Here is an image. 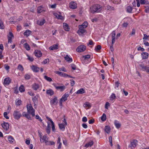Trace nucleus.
I'll use <instances>...</instances> for the list:
<instances>
[{
    "instance_id": "nucleus-10",
    "label": "nucleus",
    "mask_w": 149,
    "mask_h": 149,
    "mask_svg": "<svg viewBox=\"0 0 149 149\" xmlns=\"http://www.w3.org/2000/svg\"><path fill=\"white\" fill-rule=\"evenodd\" d=\"M69 7L70 8L75 9L77 8V4L74 1H71L70 3Z\"/></svg>"
},
{
    "instance_id": "nucleus-52",
    "label": "nucleus",
    "mask_w": 149,
    "mask_h": 149,
    "mask_svg": "<svg viewBox=\"0 0 149 149\" xmlns=\"http://www.w3.org/2000/svg\"><path fill=\"white\" fill-rule=\"evenodd\" d=\"M13 38V33H12V32H10L9 33V35L8 36V38Z\"/></svg>"
},
{
    "instance_id": "nucleus-23",
    "label": "nucleus",
    "mask_w": 149,
    "mask_h": 149,
    "mask_svg": "<svg viewBox=\"0 0 149 149\" xmlns=\"http://www.w3.org/2000/svg\"><path fill=\"white\" fill-rule=\"evenodd\" d=\"M114 124L116 126V127L117 129H119V128L121 126L120 124V123H119L117 120H115L114 122Z\"/></svg>"
},
{
    "instance_id": "nucleus-35",
    "label": "nucleus",
    "mask_w": 149,
    "mask_h": 149,
    "mask_svg": "<svg viewBox=\"0 0 149 149\" xmlns=\"http://www.w3.org/2000/svg\"><path fill=\"white\" fill-rule=\"evenodd\" d=\"M84 107L90 108L91 107V105L89 103L86 102L84 104Z\"/></svg>"
},
{
    "instance_id": "nucleus-39",
    "label": "nucleus",
    "mask_w": 149,
    "mask_h": 149,
    "mask_svg": "<svg viewBox=\"0 0 149 149\" xmlns=\"http://www.w3.org/2000/svg\"><path fill=\"white\" fill-rule=\"evenodd\" d=\"M4 27H5L3 25V22L1 19H0V29H3L4 28Z\"/></svg>"
},
{
    "instance_id": "nucleus-26",
    "label": "nucleus",
    "mask_w": 149,
    "mask_h": 149,
    "mask_svg": "<svg viewBox=\"0 0 149 149\" xmlns=\"http://www.w3.org/2000/svg\"><path fill=\"white\" fill-rule=\"evenodd\" d=\"M42 139V140H43V141H42L41 139L40 140V141L41 142H45V143H47L48 142L47 141V136L46 135H44L43 136V137L42 138H41Z\"/></svg>"
},
{
    "instance_id": "nucleus-12",
    "label": "nucleus",
    "mask_w": 149,
    "mask_h": 149,
    "mask_svg": "<svg viewBox=\"0 0 149 149\" xmlns=\"http://www.w3.org/2000/svg\"><path fill=\"white\" fill-rule=\"evenodd\" d=\"M90 57V56L89 55L83 56L81 58V61H82L83 63H84L85 61L87 60H88V59Z\"/></svg>"
},
{
    "instance_id": "nucleus-56",
    "label": "nucleus",
    "mask_w": 149,
    "mask_h": 149,
    "mask_svg": "<svg viewBox=\"0 0 149 149\" xmlns=\"http://www.w3.org/2000/svg\"><path fill=\"white\" fill-rule=\"evenodd\" d=\"M110 106V104L108 102H106L105 104V108L106 109H108L109 107Z\"/></svg>"
},
{
    "instance_id": "nucleus-57",
    "label": "nucleus",
    "mask_w": 149,
    "mask_h": 149,
    "mask_svg": "<svg viewBox=\"0 0 149 149\" xmlns=\"http://www.w3.org/2000/svg\"><path fill=\"white\" fill-rule=\"evenodd\" d=\"M7 113L6 112H4L3 113V116H4L6 118V119H8L9 118L8 116H7Z\"/></svg>"
},
{
    "instance_id": "nucleus-5",
    "label": "nucleus",
    "mask_w": 149,
    "mask_h": 149,
    "mask_svg": "<svg viewBox=\"0 0 149 149\" xmlns=\"http://www.w3.org/2000/svg\"><path fill=\"white\" fill-rule=\"evenodd\" d=\"M58 103L57 97L55 96L53 99H51L50 101V103L52 107L54 105L57 104Z\"/></svg>"
},
{
    "instance_id": "nucleus-46",
    "label": "nucleus",
    "mask_w": 149,
    "mask_h": 149,
    "mask_svg": "<svg viewBox=\"0 0 149 149\" xmlns=\"http://www.w3.org/2000/svg\"><path fill=\"white\" fill-rule=\"evenodd\" d=\"M143 39L144 40H149V35L147 36L146 34H144L143 35Z\"/></svg>"
},
{
    "instance_id": "nucleus-49",
    "label": "nucleus",
    "mask_w": 149,
    "mask_h": 149,
    "mask_svg": "<svg viewBox=\"0 0 149 149\" xmlns=\"http://www.w3.org/2000/svg\"><path fill=\"white\" fill-rule=\"evenodd\" d=\"M51 123L52 124V131L54 132H55V129L54 123L53 122H52Z\"/></svg>"
},
{
    "instance_id": "nucleus-53",
    "label": "nucleus",
    "mask_w": 149,
    "mask_h": 149,
    "mask_svg": "<svg viewBox=\"0 0 149 149\" xmlns=\"http://www.w3.org/2000/svg\"><path fill=\"white\" fill-rule=\"evenodd\" d=\"M88 25V23L87 22H84L82 25H80L84 27V28H86L87 27Z\"/></svg>"
},
{
    "instance_id": "nucleus-28",
    "label": "nucleus",
    "mask_w": 149,
    "mask_h": 149,
    "mask_svg": "<svg viewBox=\"0 0 149 149\" xmlns=\"http://www.w3.org/2000/svg\"><path fill=\"white\" fill-rule=\"evenodd\" d=\"M69 95L68 93H65L64 95L61 98L63 101H65L67 99V97Z\"/></svg>"
},
{
    "instance_id": "nucleus-34",
    "label": "nucleus",
    "mask_w": 149,
    "mask_h": 149,
    "mask_svg": "<svg viewBox=\"0 0 149 149\" xmlns=\"http://www.w3.org/2000/svg\"><path fill=\"white\" fill-rule=\"evenodd\" d=\"M24 47L27 50L29 51L30 50V48L29 45L27 43H25L24 45Z\"/></svg>"
},
{
    "instance_id": "nucleus-61",
    "label": "nucleus",
    "mask_w": 149,
    "mask_h": 149,
    "mask_svg": "<svg viewBox=\"0 0 149 149\" xmlns=\"http://www.w3.org/2000/svg\"><path fill=\"white\" fill-rule=\"evenodd\" d=\"M70 81L71 86H73L75 83V81L73 79H71Z\"/></svg>"
},
{
    "instance_id": "nucleus-58",
    "label": "nucleus",
    "mask_w": 149,
    "mask_h": 149,
    "mask_svg": "<svg viewBox=\"0 0 149 149\" xmlns=\"http://www.w3.org/2000/svg\"><path fill=\"white\" fill-rule=\"evenodd\" d=\"M4 68L7 70H8L10 68V67L7 64L4 65Z\"/></svg>"
},
{
    "instance_id": "nucleus-32",
    "label": "nucleus",
    "mask_w": 149,
    "mask_h": 149,
    "mask_svg": "<svg viewBox=\"0 0 149 149\" xmlns=\"http://www.w3.org/2000/svg\"><path fill=\"white\" fill-rule=\"evenodd\" d=\"M39 88L38 85L37 84L35 83L32 85V88L34 90H36Z\"/></svg>"
},
{
    "instance_id": "nucleus-20",
    "label": "nucleus",
    "mask_w": 149,
    "mask_h": 149,
    "mask_svg": "<svg viewBox=\"0 0 149 149\" xmlns=\"http://www.w3.org/2000/svg\"><path fill=\"white\" fill-rule=\"evenodd\" d=\"M58 45H54L52 46L49 47V49L50 50H53L55 49H58Z\"/></svg>"
},
{
    "instance_id": "nucleus-64",
    "label": "nucleus",
    "mask_w": 149,
    "mask_h": 149,
    "mask_svg": "<svg viewBox=\"0 0 149 149\" xmlns=\"http://www.w3.org/2000/svg\"><path fill=\"white\" fill-rule=\"evenodd\" d=\"M71 67L72 69L73 70H75L76 69V66L74 64H72L71 65Z\"/></svg>"
},
{
    "instance_id": "nucleus-45",
    "label": "nucleus",
    "mask_w": 149,
    "mask_h": 149,
    "mask_svg": "<svg viewBox=\"0 0 149 149\" xmlns=\"http://www.w3.org/2000/svg\"><path fill=\"white\" fill-rule=\"evenodd\" d=\"M44 77L45 79L48 81L50 82L52 81V79L50 77H48L46 76H45Z\"/></svg>"
},
{
    "instance_id": "nucleus-51",
    "label": "nucleus",
    "mask_w": 149,
    "mask_h": 149,
    "mask_svg": "<svg viewBox=\"0 0 149 149\" xmlns=\"http://www.w3.org/2000/svg\"><path fill=\"white\" fill-rule=\"evenodd\" d=\"M101 49V46L100 45H98L95 48V50L96 51L99 50Z\"/></svg>"
},
{
    "instance_id": "nucleus-40",
    "label": "nucleus",
    "mask_w": 149,
    "mask_h": 149,
    "mask_svg": "<svg viewBox=\"0 0 149 149\" xmlns=\"http://www.w3.org/2000/svg\"><path fill=\"white\" fill-rule=\"evenodd\" d=\"M17 69L21 71H23L24 70V68L22 65L20 64L18 65Z\"/></svg>"
},
{
    "instance_id": "nucleus-47",
    "label": "nucleus",
    "mask_w": 149,
    "mask_h": 149,
    "mask_svg": "<svg viewBox=\"0 0 149 149\" xmlns=\"http://www.w3.org/2000/svg\"><path fill=\"white\" fill-rule=\"evenodd\" d=\"M116 97L115 94L114 93H112L110 99L111 100L113 101L114 100Z\"/></svg>"
},
{
    "instance_id": "nucleus-6",
    "label": "nucleus",
    "mask_w": 149,
    "mask_h": 149,
    "mask_svg": "<svg viewBox=\"0 0 149 149\" xmlns=\"http://www.w3.org/2000/svg\"><path fill=\"white\" fill-rule=\"evenodd\" d=\"M86 49V47L84 45H81L79 46L77 49V51L79 52H82L84 51Z\"/></svg>"
},
{
    "instance_id": "nucleus-37",
    "label": "nucleus",
    "mask_w": 149,
    "mask_h": 149,
    "mask_svg": "<svg viewBox=\"0 0 149 149\" xmlns=\"http://www.w3.org/2000/svg\"><path fill=\"white\" fill-rule=\"evenodd\" d=\"M8 139L10 143H12L14 141L13 138L10 136L8 137Z\"/></svg>"
},
{
    "instance_id": "nucleus-50",
    "label": "nucleus",
    "mask_w": 149,
    "mask_h": 149,
    "mask_svg": "<svg viewBox=\"0 0 149 149\" xmlns=\"http://www.w3.org/2000/svg\"><path fill=\"white\" fill-rule=\"evenodd\" d=\"M55 144V143L53 141H49L46 144L48 145H54Z\"/></svg>"
},
{
    "instance_id": "nucleus-48",
    "label": "nucleus",
    "mask_w": 149,
    "mask_h": 149,
    "mask_svg": "<svg viewBox=\"0 0 149 149\" xmlns=\"http://www.w3.org/2000/svg\"><path fill=\"white\" fill-rule=\"evenodd\" d=\"M30 77V75L28 74H26L24 75V78L26 79H29Z\"/></svg>"
},
{
    "instance_id": "nucleus-38",
    "label": "nucleus",
    "mask_w": 149,
    "mask_h": 149,
    "mask_svg": "<svg viewBox=\"0 0 149 149\" xmlns=\"http://www.w3.org/2000/svg\"><path fill=\"white\" fill-rule=\"evenodd\" d=\"M19 90L22 93L24 92L25 89L24 86L23 85H21L19 88Z\"/></svg>"
},
{
    "instance_id": "nucleus-7",
    "label": "nucleus",
    "mask_w": 149,
    "mask_h": 149,
    "mask_svg": "<svg viewBox=\"0 0 149 149\" xmlns=\"http://www.w3.org/2000/svg\"><path fill=\"white\" fill-rule=\"evenodd\" d=\"M53 85L57 90H60L61 91H63L65 88V86H57L56 84H54Z\"/></svg>"
},
{
    "instance_id": "nucleus-36",
    "label": "nucleus",
    "mask_w": 149,
    "mask_h": 149,
    "mask_svg": "<svg viewBox=\"0 0 149 149\" xmlns=\"http://www.w3.org/2000/svg\"><path fill=\"white\" fill-rule=\"evenodd\" d=\"M133 8L130 6H128L127 8V12L129 13H131Z\"/></svg>"
},
{
    "instance_id": "nucleus-17",
    "label": "nucleus",
    "mask_w": 149,
    "mask_h": 149,
    "mask_svg": "<svg viewBox=\"0 0 149 149\" xmlns=\"http://www.w3.org/2000/svg\"><path fill=\"white\" fill-rule=\"evenodd\" d=\"M3 128L7 130L9 128V124L8 123H4L1 124Z\"/></svg>"
},
{
    "instance_id": "nucleus-29",
    "label": "nucleus",
    "mask_w": 149,
    "mask_h": 149,
    "mask_svg": "<svg viewBox=\"0 0 149 149\" xmlns=\"http://www.w3.org/2000/svg\"><path fill=\"white\" fill-rule=\"evenodd\" d=\"M46 93L47 94L51 96L53 95L54 94V91L52 89L47 90V91Z\"/></svg>"
},
{
    "instance_id": "nucleus-62",
    "label": "nucleus",
    "mask_w": 149,
    "mask_h": 149,
    "mask_svg": "<svg viewBox=\"0 0 149 149\" xmlns=\"http://www.w3.org/2000/svg\"><path fill=\"white\" fill-rule=\"evenodd\" d=\"M109 142L110 143L111 146H112V137L111 136H110L109 137Z\"/></svg>"
},
{
    "instance_id": "nucleus-3",
    "label": "nucleus",
    "mask_w": 149,
    "mask_h": 149,
    "mask_svg": "<svg viewBox=\"0 0 149 149\" xmlns=\"http://www.w3.org/2000/svg\"><path fill=\"white\" fill-rule=\"evenodd\" d=\"M13 115L14 118L17 120L19 119L22 116L20 111L17 110L14 111Z\"/></svg>"
},
{
    "instance_id": "nucleus-27",
    "label": "nucleus",
    "mask_w": 149,
    "mask_h": 149,
    "mask_svg": "<svg viewBox=\"0 0 149 149\" xmlns=\"http://www.w3.org/2000/svg\"><path fill=\"white\" fill-rule=\"evenodd\" d=\"M104 130L106 132L109 134L110 132V128L109 126H106L105 127Z\"/></svg>"
},
{
    "instance_id": "nucleus-19",
    "label": "nucleus",
    "mask_w": 149,
    "mask_h": 149,
    "mask_svg": "<svg viewBox=\"0 0 149 149\" xmlns=\"http://www.w3.org/2000/svg\"><path fill=\"white\" fill-rule=\"evenodd\" d=\"M94 142L93 141H91L87 143L85 146L86 148L91 147L93 145Z\"/></svg>"
},
{
    "instance_id": "nucleus-2",
    "label": "nucleus",
    "mask_w": 149,
    "mask_h": 149,
    "mask_svg": "<svg viewBox=\"0 0 149 149\" xmlns=\"http://www.w3.org/2000/svg\"><path fill=\"white\" fill-rule=\"evenodd\" d=\"M27 113L31 115L33 117L35 116V110L33 109L31 104H30L27 105Z\"/></svg>"
},
{
    "instance_id": "nucleus-9",
    "label": "nucleus",
    "mask_w": 149,
    "mask_h": 149,
    "mask_svg": "<svg viewBox=\"0 0 149 149\" xmlns=\"http://www.w3.org/2000/svg\"><path fill=\"white\" fill-rule=\"evenodd\" d=\"M77 33L80 36H82L86 33V31L85 29H79Z\"/></svg>"
},
{
    "instance_id": "nucleus-1",
    "label": "nucleus",
    "mask_w": 149,
    "mask_h": 149,
    "mask_svg": "<svg viewBox=\"0 0 149 149\" xmlns=\"http://www.w3.org/2000/svg\"><path fill=\"white\" fill-rule=\"evenodd\" d=\"M102 7L100 5L96 4L90 7V12L92 13L100 12L102 10Z\"/></svg>"
},
{
    "instance_id": "nucleus-4",
    "label": "nucleus",
    "mask_w": 149,
    "mask_h": 149,
    "mask_svg": "<svg viewBox=\"0 0 149 149\" xmlns=\"http://www.w3.org/2000/svg\"><path fill=\"white\" fill-rule=\"evenodd\" d=\"M138 141L136 140H133L132 141L130 142V144L128 146L129 148L131 149L135 148L137 145Z\"/></svg>"
},
{
    "instance_id": "nucleus-44",
    "label": "nucleus",
    "mask_w": 149,
    "mask_h": 149,
    "mask_svg": "<svg viewBox=\"0 0 149 149\" xmlns=\"http://www.w3.org/2000/svg\"><path fill=\"white\" fill-rule=\"evenodd\" d=\"M43 10V8L42 7H39L37 9V12L38 13H41V12Z\"/></svg>"
},
{
    "instance_id": "nucleus-63",
    "label": "nucleus",
    "mask_w": 149,
    "mask_h": 149,
    "mask_svg": "<svg viewBox=\"0 0 149 149\" xmlns=\"http://www.w3.org/2000/svg\"><path fill=\"white\" fill-rule=\"evenodd\" d=\"M36 119H39V120L40 121V122H42V120L40 118V117H39V116L38 115H36Z\"/></svg>"
},
{
    "instance_id": "nucleus-33",
    "label": "nucleus",
    "mask_w": 149,
    "mask_h": 149,
    "mask_svg": "<svg viewBox=\"0 0 149 149\" xmlns=\"http://www.w3.org/2000/svg\"><path fill=\"white\" fill-rule=\"evenodd\" d=\"M64 30L67 31H69L70 30V28H69L68 24L66 23L64 24Z\"/></svg>"
},
{
    "instance_id": "nucleus-15",
    "label": "nucleus",
    "mask_w": 149,
    "mask_h": 149,
    "mask_svg": "<svg viewBox=\"0 0 149 149\" xmlns=\"http://www.w3.org/2000/svg\"><path fill=\"white\" fill-rule=\"evenodd\" d=\"M55 73L62 77H66L68 75V74L65 73L58 71H56L55 72Z\"/></svg>"
},
{
    "instance_id": "nucleus-8",
    "label": "nucleus",
    "mask_w": 149,
    "mask_h": 149,
    "mask_svg": "<svg viewBox=\"0 0 149 149\" xmlns=\"http://www.w3.org/2000/svg\"><path fill=\"white\" fill-rule=\"evenodd\" d=\"M111 43L113 45L114 43L115 42V38L116 32L115 31H113L111 33Z\"/></svg>"
},
{
    "instance_id": "nucleus-21",
    "label": "nucleus",
    "mask_w": 149,
    "mask_h": 149,
    "mask_svg": "<svg viewBox=\"0 0 149 149\" xmlns=\"http://www.w3.org/2000/svg\"><path fill=\"white\" fill-rule=\"evenodd\" d=\"M35 55L37 57H40L42 55V53L40 51H37L35 52Z\"/></svg>"
},
{
    "instance_id": "nucleus-54",
    "label": "nucleus",
    "mask_w": 149,
    "mask_h": 149,
    "mask_svg": "<svg viewBox=\"0 0 149 149\" xmlns=\"http://www.w3.org/2000/svg\"><path fill=\"white\" fill-rule=\"evenodd\" d=\"M49 58H47L46 59H45L43 61V63L45 64L47 63H49Z\"/></svg>"
},
{
    "instance_id": "nucleus-60",
    "label": "nucleus",
    "mask_w": 149,
    "mask_h": 149,
    "mask_svg": "<svg viewBox=\"0 0 149 149\" xmlns=\"http://www.w3.org/2000/svg\"><path fill=\"white\" fill-rule=\"evenodd\" d=\"M21 103V100H18L16 102V104L17 105H19Z\"/></svg>"
},
{
    "instance_id": "nucleus-11",
    "label": "nucleus",
    "mask_w": 149,
    "mask_h": 149,
    "mask_svg": "<svg viewBox=\"0 0 149 149\" xmlns=\"http://www.w3.org/2000/svg\"><path fill=\"white\" fill-rule=\"evenodd\" d=\"M140 66L143 69V71H146L147 73H149V67L143 64L140 65Z\"/></svg>"
},
{
    "instance_id": "nucleus-22",
    "label": "nucleus",
    "mask_w": 149,
    "mask_h": 149,
    "mask_svg": "<svg viewBox=\"0 0 149 149\" xmlns=\"http://www.w3.org/2000/svg\"><path fill=\"white\" fill-rule=\"evenodd\" d=\"M64 123L59 124H58L60 129L62 131H64L65 129V125Z\"/></svg>"
},
{
    "instance_id": "nucleus-31",
    "label": "nucleus",
    "mask_w": 149,
    "mask_h": 149,
    "mask_svg": "<svg viewBox=\"0 0 149 149\" xmlns=\"http://www.w3.org/2000/svg\"><path fill=\"white\" fill-rule=\"evenodd\" d=\"M31 32V31L30 30H27L24 33V36H26V37H28L30 35Z\"/></svg>"
},
{
    "instance_id": "nucleus-41",
    "label": "nucleus",
    "mask_w": 149,
    "mask_h": 149,
    "mask_svg": "<svg viewBox=\"0 0 149 149\" xmlns=\"http://www.w3.org/2000/svg\"><path fill=\"white\" fill-rule=\"evenodd\" d=\"M101 119L102 121H105L106 119V116L105 113H103L101 117Z\"/></svg>"
},
{
    "instance_id": "nucleus-43",
    "label": "nucleus",
    "mask_w": 149,
    "mask_h": 149,
    "mask_svg": "<svg viewBox=\"0 0 149 149\" xmlns=\"http://www.w3.org/2000/svg\"><path fill=\"white\" fill-rule=\"evenodd\" d=\"M50 127L49 124L48 125L47 128H46V132L48 134H49L50 132Z\"/></svg>"
},
{
    "instance_id": "nucleus-25",
    "label": "nucleus",
    "mask_w": 149,
    "mask_h": 149,
    "mask_svg": "<svg viewBox=\"0 0 149 149\" xmlns=\"http://www.w3.org/2000/svg\"><path fill=\"white\" fill-rule=\"evenodd\" d=\"M23 116L26 117L28 119H31V117L29 115V114H27L26 112H23L22 114Z\"/></svg>"
},
{
    "instance_id": "nucleus-18",
    "label": "nucleus",
    "mask_w": 149,
    "mask_h": 149,
    "mask_svg": "<svg viewBox=\"0 0 149 149\" xmlns=\"http://www.w3.org/2000/svg\"><path fill=\"white\" fill-rule=\"evenodd\" d=\"M141 55L142 58L145 59L148 58V54L147 52H143L141 54Z\"/></svg>"
},
{
    "instance_id": "nucleus-16",
    "label": "nucleus",
    "mask_w": 149,
    "mask_h": 149,
    "mask_svg": "<svg viewBox=\"0 0 149 149\" xmlns=\"http://www.w3.org/2000/svg\"><path fill=\"white\" fill-rule=\"evenodd\" d=\"M11 79L9 77L6 78L4 80V84L5 85H8L11 82Z\"/></svg>"
},
{
    "instance_id": "nucleus-30",
    "label": "nucleus",
    "mask_w": 149,
    "mask_h": 149,
    "mask_svg": "<svg viewBox=\"0 0 149 149\" xmlns=\"http://www.w3.org/2000/svg\"><path fill=\"white\" fill-rule=\"evenodd\" d=\"M65 59L69 63L71 62L72 61V59L70 58L68 55L65 57Z\"/></svg>"
},
{
    "instance_id": "nucleus-13",
    "label": "nucleus",
    "mask_w": 149,
    "mask_h": 149,
    "mask_svg": "<svg viewBox=\"0 0 149 149\" xmlns=\"http://www.w3.org/2000/svg\"><path fill=\"white\" fill-rule=\"evenodd\" d=\"M31 70L34 72H37L39 71L40 68L34 65H33L30 67Z\"/></svg>"
},
{
    "instance_id": "nucleus-59",
    "label": "nucleus",
    "mask_w": 149,
    "mask_h": 149,
    "mask_svg": "<svg viewBox=\"0 0 149 149\" xmlns=\"http://www.w3.org/2000/svg\"><path fill=\"white\" fill-rule=\"evenodd\" d=\"M45 22V20L43 19L42 21L40 22V23H38V24L40 25H42Z\"/></svg>"
},
{
    "instance_id": "nucleus-55",
    "label": "nucleus",
    "mask_w": 149,
    "mask_h": 149,
    "mask_svg": "<svg viewBox=\"0 0 149 149\" xmlns=\"http://www.w3.org/2000/svg\"><path fill=\"white\" fill-rule=\"evenodd\" d=\"M107 8L106 9L108 10H109V9H111L112 10H114V8L113 7L110 6H107Z\"/></svg>"
},
{
    "instance_id": "nucleus-24",
    "label": "nucleus",
    "mask_w": 149,
    "mask_h": 149,
    "mask_svg": "<svg viewBox=\"0 0 149 149\" xmlns=\"http://www.w3.org/2000/svg\"><path fill=\"white\" fill-rule=\"evenodd\" d=\"M85 90L83 88H81L79 90L76 92V94H82L85 93Z\"/></svg>"
},
{
    "instance_id": "nucleus-14",
    "label": "nucleus",
    "mask_w": 149,
    "mask_h": 149,
    "mask_svg": "<svg viewBox=\"0 0 149 149\" xmlns=\"http://www.w3.org/2000/svg\"><path fill=\"white\" fill-rule=\"evenodd\" d=\"M54 15L58 19H63V17L61 15L60 13H55L54 14Z\"/></svg>"
},
{
    "instance_id": "nucleus-42",
    "label": "nucleus",
    "mask_w": 149,
    "mask_h": 149,
    "mask_svg": "<svg viewBox=\"0 0 149 149\" xmlns=\"http://www.w3.org/2000/svg\"><path fill=\"white\" fill-rule=\"evenodd\" d=\"M26 56L28 57L27 59L29 61H30L31 62H32L33 61L34 58H33L32 57L30 56L28 54H26Z\"/></svg>"
}]
</instances>
